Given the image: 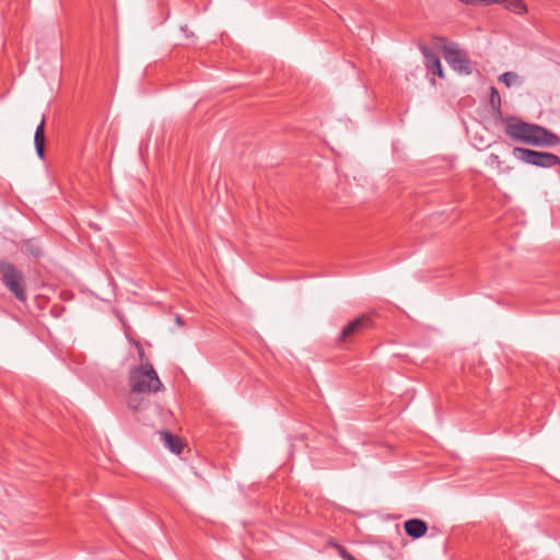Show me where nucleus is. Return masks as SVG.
Returning <instances> with one entry per match:
<instances>
[{
    "instance_id": "nucleus-12",
    "label": "nucleus",
    "mask_w": 560,
    "mask_h": 560,
    "mask_svg": "<svg viewBox=\"0 0 560 560\" xmlns=\"http://www.w3.org/2000/svg\"><path fill=\"white\" fill-rule=\"evenodd\" d=\"M140 394H130L127 399L128 407L133 410L138 411L140 409H143L148 406L149 401L145 400L143 397H139Z\"/></svg>"
},
{
    "instance_id": "nucleus-18",
    "label": "nucleus",
    "mask_w": 560,
    "mask_h": 560,
    "mask_svg": "<svg viewBox=\"0 0 560 560\" xmlns=\"http://www.w3.org/2000/svg\"><path fill=\"white\" fill-rule=\"evenodd\" d=\"M175 322L178 326H184V322L179 315H176Z\"/></svg>"
},
{
    "instance_id": "nucleus-9",
    "label": "nucleus",
    "mask_w": 560,
    "mask_h": 560,
    "mask_svg": "<svg viewBox=\"0 0 560 560\" xmlns=\"http://www.w3.org/2000/svg\"><path fill=\"white\" fill-rule=\"evenodd\" d=\"M34 144L38 158L44 159L45 155V116L43 115L39 125L36 127L34 135Z\"/></svg>"
},
{
    "instance_id": "nucleus-5",
    "label": "nucleus",
    "mask_w": 560,
    "mask_h": 560,
    "mask_svg": "<svg viewBox=\"0 0 560 560\" xmlns=\"http://www.w3.org/2000/svg\"><path fill=\"white\" fill-rule=\"evenodd\" d=\"M443 58L452 69L460 74H470L472 71L467 55L455 43H446L443 46Z\"/></svg>"
},
{
    "instance_id": "nucleus-7",
    "label": "nucleus",
    "mask_w": 560,
    "mask_h": 560,
    "mask_svg": "<svg viewBox=\"0 0 560 560\" xmlns=\"http://www.w3.org/2000/svg\"><path fill=\"white\" fill-rule=\"evenodd\" d=\"M419 49L424 57V66L432 73L440 78H444L443 69L441 66L440 57L428 46L421 44Z\"/></svg>"
},
{
    "instance_id": "nucleus-16",
    "label": "nucleus",
    "mask_w": 560,
    "mask_h": 560,
    "mask_svg": "<svg viewBox=\"0 0 560 560\" xmlns=\"http://www.w3.org/2000/svg\"><path fill=\"white\" fill-rule=\"evenodd\" d=\"M25 250L27 254L32 255L35 258L40 257L43 254L40 247L32 243L31 241H27L25 243Z\"/></svg>"
},
{
    "instance_id": "nucleus-8",
    "label": "nucleus",
    "mask_w": 560,
    "mask_h": 560,
    "mask_svg": "<svg viewBox=\"0 0 560 560\" xmlns=\"http://www.w3.org/2000/svg\"><path fill=\"white\" fill-rule=\"evenodd\" d=\"M404 528L406 534L413 539L423 537L428 532L427 523L420 518H411L406 521Z\"/></svg>"
},
{
    "instance_id": "nucleus-1",
    "label": "nucleus",
    "mask_w": 560,
    "mask_h": 560,
    "mask_svg": "<svg viewBox=\"0 0 560 560\" xmlns=\"http://www.w3.org/2000/svg\"><path fill=\"white\" fill-rule=\"evenodd\" d=\"M504 133L510 139L529 145L552 147L559 137L539 125L529 124L515 116L503 119Z\"/></svg>"
},
{
    "instance_id": "nucleus-15",
    "label": "nucleus",
    "mask_w": 560,
    "mask_h": 560,
    "mask_svg": "<svg viewBox=\"0 0 560 560\" xmlns=\"http://www.w3.org/2000/svg\"><path fill=\"white\" fill-rule=\"evenodd\" d=\"M518 80V75L515 72H505L500 77V81L503 82L506 86H511L516 83Z\"/></svg>"
},
{
    "instance_id": "nucleus-11",
    "label": "nucleus",
    "mask_w": 560,
    "mask_h": 560,
    "mask_svg": "<svg viewBox=\"0 0 560 560\" xmlns=\"http://www.w3.org/2000/svg\"><path fill=\"white\" fill-rule=\"evenodd\" d=\"M506 10L516 13L524 14L527 12V7L523 0H503L502 2Z\"/></svg>"
},
{
    "instance_id": "nucleus-13",
    "label": "nucleus",
    "mask_w": 560,
    "mask_h": 560,
    "mask_svg": "<svg viewBox=\"0 0 560 560\" xmlns=\"http://www.w3.org/2000/svg\"><path fill=\"white\" fill-rule=\"evenodd\" d=\"M490 106L494 110L495 115L498 117L502 116L501 112V96L495 88H491V94H490Z\"/></svg>"
},
{
    "instance_id": "nucleus-14",
    "label": "nucleus",
    "mask_w": 560,
    "mask_h": 560,
    "mask_svg": "<svg viewBox=\"0 0 560 560\" xmlns=\"http://www.w3.org/2000/svg\"><path fill=\"white\" fill-rule=\"evenodd\" d=\"M343 560H357L343 546L338 542H330Z\"/></svg>"
},
{
    "instance_id": "nucleus-2",
    "label": "nucleus",
    "mask_w": 560,
    "mask_h": 560,
    "mask_svg": "<svg viewBox=\"0 0 560 560\" xmlns=\"http://www.w3.org/2000/svg\"><path fill=\"white\" fill-rule=\"evenodd\" d=\"M128 382L132 394L159 393L164 389L156 371L149 362H143L131 369Z\"/></svg>"
},
{
    "instance_id": "nucleus-19",
    "label": "nucleus",
    "mask_w": 560,
    "mask_h": 560,
    "mask_svg": "<svg viewBox=\"0 0 560 560\" xmlns=\"http://www.w3.org/2000/svg\"><path fill=\"white\" fill-rule=\"evenodd\" d=\"M491 159L495 160V161H499V156L495 155V154H491Z\"/></svg>"
},
{
    "instance_id": "nucleus-3",
    "label": "nucleus",
    "mask_w": 560,
    "mask_h": 560,
    "mask_svg": "<svg viewBox=\"0 0 560 560\" xmlns=\"http://www.w3.org/2000/svg\"><path fill=\"white\" fill-rule=\"evenodd\" d=\"M0 279L18 301H26V280L23 272L15 265L5 259H0Z\"/></svg>"
},
{
    "instance_id": "nucleus-17",
    "label": "nucleus",
    "mask_w": 560,
    "mask_h": 560,
    "mask_svg": "<svg viewBox=\"0 0 560 560\" xmlns=\"http://www.w3.org/2000/svg\"><path fill=\"white\" fill-rule=\"evenodd\" d=\"M138 352H139V357L141 359V361H143L145 354H144V350H143V348L141 346L138 347Z\"/></svg>"
},
{
    "instance_id": "nucleus-10",
    "label": "nucleus",
    "mask_w": 560,
    "mask_h": 560,
    "mask_svg": "<svg viewBox=\"0 0 560 560\" xmlns=\"http://www.w3.org/2000/svg\"><path fill=\"white\" fill-rule=\"evenodd\" d=\"M164 445L174 454H179L183 451L182 440L168 431L161 432Z\"/></svg>"
},
{
    "instance_id": "nucleus-6",
    "label": "nucleus",
    "mask_w": 560,
    "mask_h": 560,
    "mask_svg": "<svg viewBox=\"0 0 560 560\" xmlns=\"http://www.w3.org/2000/svg\"><path fill=\"white\" fill-rule=\"evenodd\" d=\"M373 326V319L370 314H363L353 320L349 322L339 335V341L346 342L352 337L361 335Z\"/></svg>"
},
{
    "instance_id": "nucleus-4",
    "label": "nucleus",
    "mask_w": 560,
    "mask_h": 560,
    "mask_svg": "<svg viewBox=\"0 0 560 560\" xmlns=\"http://www.w3.org/2000/svg\"><path fill=\"white\" fill-rule=\"evenodd\" d=\"M512 154L516 160L533 166L544 168L560 166V158L553 153L515 147L512 150Z\"/></svg>"
}]
</instances>
